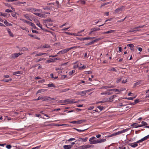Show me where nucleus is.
Returning a JSON list of instances; mask_svg holds the SVG:
<instances>
[{
    "instance_id": "obj_1",
    "label": "nucleus",
    "mask_w": 149,
    "mask_h": 149,
    "mask_svg": "<svg viewBox=\"0 0 149 149\" xmlns=\"http://www.w3.org/2000/svg\"><path fill=\"white\" fill-rule=\"evenodd\" d=\"M55 99V98L54 97L51 98L50 97L48 96H45L44 97L39 96L37 99H34V100L37 101L40 100H42V101H44L47 100L52 101L54 100Z\"/></svg>"
},
{
    "instance_id": "obj_2",
    "label": "nucleus",
    "mask_w": 149,
    "mask_h": 149,
    "mask_svg": "<svg viewBox=\"0 0 149 149\" xmlns=\"http://www.w3.org/2000/svg\"><path fill=\"white\" fill-rule=\"evenodd\" d=\"M130 129V128H127L126 129H125L124 130H123L120 131H119L118 132H114L111 135H108L107 136V137H110L114 136H116L117 135H118L121 134L125 132Z\"/></svg>"
},
{
    "instance_id": "obj_3",
    "label": "nucleus",
    "mask_w": 149,
    "mask_h": 149,
    "mask_svg": "<svg viewBox=\"0 0 149 149\" xmlns=\"http://www.w3.org/2000/svg\"><path fill=\"white\" fill-rule=\"evenodd\" d=\"M84 31V30H83L81 31L78 32L77 33H70L69 32H64V33L67 35H71L72 36H84V34H80V33L83 32Z\"/></svg>"
},
{
    "instance_id": "obj_4",
    "label": "nucleus",
    "mask_w": 149,
    "mask_h": 149,
    "mask_svg": "<svg viewBox=\"0 0 149 149\" xmlns=\"http://www.w3.org/2000/svg\"><path fill=\"white\" fill-rule=\"evenodd\" d=\"M42 9L44 10H49L55 11L57 10V8H55L54 6H45L42 7Z\"/></svg>"
},
{
    "instance_id": "obj_5",
    "label": "nucleus",
    "mask_w": 149,
    "mask_h": 149,
    "mask_svg": "<svg viewBox=\"0 0 149 149\" xmlns=\"http://www.w3.org/2000/svg\"><path fill=\"white\" fill-rule=\"evenodd\" d=\"M97 141L98 139L95 137H91L89 139L90 143L91 144L98 143Z\"/></svg>"
},
{
    "instance_id": "obj_6",
    "label": "nucleus",
    "mask_w": 149,
    "mask_h": 149,
    "mask_svg": "<svg viewBox=\"0 0 149 149\" xmlns=\"http://www.w3.org/2000/svg\"><path fill=\"white\" fill-rule=\"evenodd\" d=\"M146 25H143L138 26L135 27L133 29H131L129 31V32H133L135 31H139L140 30V29H136L144 27Z\"/></svg>"
},
{
    "instance_id": "obj_7",
    "label": "nucleus",
    "mask_w": 149,
    "mask_h": 149,
    "mask_svg": "<svg viewBox=\"0 0 149 149\" xmlns=\"http://www.w3.org/2000/svg\"><path fill=\"white\" fill-rule=\"evenodd\" d=\"M125 8V7L122 6L118 8L115 10L113 13H118L121 11Z\"/></svg>"
},
{
    "instance_id": "obj_8",
    "label": "nucleus",
    "mask_w": 149,
    "mask_h": 149,
    "mask_svg": "<svg viewBox=\"0 0 149 149\" xmlns=\"http://www.w3.org/2000/svg\"><path fill=\"white\" fill-rule=\"evenodd\" d=\"M75 143V142H73L70 145H64L63 146V148L64 149H70L72 147L73 145Z\"/></svg>"
},
{
    "instance_id": "obj_9",
    "label": "nucleus",
    "mask_w": 149,
    "mask_h": 149,
    "mask_svg": "<svg viewBox=\"0 0 149 149\" xmlns=\"http://www.w3.org/2000/svg\"><path fill=\"white\" fill-rule=\"evenodd\" d=\"M86 120H77V121H72L71 122V123H73V124H80L83 122L86 121Z\"/></svg>"
},
{
    "instance_id": "obj_10",
    "label": "nucleus",
    "mask_w": 149,
    "mask_h": 149,
    "mask_svg": "<svg viewBox=\"0 0 149 149\" xmlns=\"http://www.w3.org/2000/svg\"><path fill=\"white\" fill-rule=\"evenodd\" d=\"M22 54H21L20 53L12 54L10 56L11 58H15L18 57L19 56L21 55Z\"/></svg>"
},
{
    "instance_id": "obj_11",
    "label": "nucleus",
    "mask_w": 149,
    "mask_h": 149,
    "mask_svg": "<svg viewBox=\"0 0 149 149\" xmlns=\"http://www.w3.org/2000/svg\"><path fill=\"white\" fill-rule=\"evenodd\" d=\"M140 143V142H138V141L135 142H134L133 143H131L128 144V145L131 146V147L132 148H135L137 146H138L137 143Z\"/></svg>"
},
{
    "instance_id": "obj_12",
    "label": "nucleus",
    "mask_w": 149,
    "mask_h": 149,
    "mask_svg": "<svg viewBox=\"0 0 149 149\" xmlns=\"http://www.w3.org/2000/svg\"><path fill=\"white\" fill-rule=\"evenodd\" d=\"M64 103L68 102L69 103H77V102H73V100H70V99H68L66 100H64Z\"/></svg>"
},
{
    "instance_id": "obj_13",
    "label": "nucleus",
    "mask_w": 149,
    "mask_h": 149,
    "mask_svg": "<svg viewBox=\"0 0 149 149\" xmlns=\"http://www.w3.org/2000/svg\"><path fill=\"white\" fill-rule=\"evenodd\" d=\"M100 38L98 39H95L93 40L92 41H91L90 42H89L88 43L86 44V45L87 46L91 45L93 44L95 42L98 41L99 40H100Z\"/></svg>"
},
{
    "instance_id": "obj_14",
    "label": "nucleus",
    "mask_w": 149,
    "mask_h": 149,
    "mask_svg": "<svg viewBox=\"0 0 149 149\" xmlns=\"http://www.w3.org/2000/svg\"><path fill=\"white\" fill-rule=\"evenodd\" d=\"M77 3L83 5L85 4L86 2L85 0H79L77 1Z\"/></svg>"
},
{
    "instance_id": "obj_15",
    "label": "nucleus",
    "mask_w": 149,
    "mask_h": 149,
    "mask_svg": "<svg viewBox=\"0 0 149 149\" xmlns=\"http://www.w3.org/2000/svg\"><path fill=\"white\" fill-rule=\"evenodd\" d=\"M68 52V50L67 49H65L63 50H62L60 51L59 52L57 53V54H64L66 53H67Z\"/></svg>"
},
{
    "instance_id": "obj_16",
    "label": "nucleus",
    "mask_w": 149,
    "mask_h": 149,
    "mask_svg": "<svg viewBox=\"0 0 149 149\" xmlns=\"http://www.w3.org/2000/svg\"><path fill=\"white\" fill-rule=\"evenodd\" d=\"M47 91V90L45 89H40L36 93V94H37L39 93H41L42 92L45 91Z\"/></svg>"
},
{
    "instance_id": "obj_17",
    "label": "nucleus",
    "mask_w": 149,
    "mask_h": 149,
    "mask_svg": "<svg viewBox=\"0 0 149 149\" xmlns=\"http://www.w3.org/2000/svg\"><path fill=\"white\" fill-rule=\"evenodd\" d=\"M86 91H81L77 93V94L81 95L82 96H84L86 95L85 93Z\"/></svg>"
},
{
    "instance_id": "obj_18",
    "label": "nucleus",
    "mask_w": 149,
    "mask_h": 149,
    "mask_svg": "<svg viewBox=\"0 0 149 149\" xmlns=\"http://www.w3.org/2000/svg\"><path fill=\"white\" fill-rule=\"evenodd\" d=\"M148 136H147L144 137L142 138L141 139L138 141V142H141L145 140H147V139H148Z\"/></svg>"
},
{
    "instance_id": "obj_19",
    "label": "nucleus",
    "mask_w": 149,
    "mask_h": 149,
    "mask_svg": "<svg viewBox=\"0 0 149 149\" xmlns=\"http://www.w3.org/2000/svg\"><path fill=\"white\" fill-rule=\"evenodd\" d=\"M100 30V28H94L91 29V31L90 32V33H92L93 31H95Z\"/></svg>"
},
{
    "instance_id": "obj_20",
    "label": "nucleus",
    "mask_w": 149,
    "mask_h": 149,
    "mask_svg": "<svg viewBox=\"0 0 149 149\" xmlns=\"http://www.w3.org/2000/svg\"><path fill=\"white\" fill-rule=\"evenodd\" d=\"M37 22L36 23V24L39 26L40 28L44 30V29L42 27V25L41 24H40L38 20L37 21Z\"/></svg>"
},
{
    "instance_id": "obj_21",
    "label": "nucleus",
    "mask_w": 149,
    "mask_h": 149,
    "mask_svg": "<svg viewBox=\"0 0 149 149\" xmlns=\"http://www.w3.org/2000/svg\"><path fill=\"white\" fill-rule=\"evenodd\" d=\"M106 141L105 139H102L98 140V143L104 142Z\"/></svg>"
},
{
    "instance_id": "obj_22",
    "label": "nucleus",
    "mask_w": 149,
    "mask_h": 149,
    "mask_svg": "<svg viewBox=\"0 0 149 149\" xmlns=\"http://www.w3.org/2000/svg\"><path fill=\"white\" fill-rule=\"evenodd\" d=\"M79 40L81 41L84 40H87L88 39H90V38H77Z\"/></svg>"
},
{
    "instance_id": "obj_23",
    "label": "nucleus",
    "mask_w": 149,
    "mask_h": 149,
    "mask_svg": "<svg viewBox=\"0 0 149 149\" xmlns=\"http://www.w3.org/2000/svg\"><path fill=\"white\" fill-rule=\"evenodd\" d=\"M74 130H76L78 132H83L85 131V130H87L88 129V128H87V129H85L82 130H79V129H77L76 128H74Z\"/></svg>"
},
{
    "instance_id": "obj_24",
    "label": "nucleus",
    "mask_w": 149,
    "mask_h": 149,
    "mask_svg": "<svg viewBox=\"0 0 149 149\" xmlns=\"http://www.w3.org/2000/svg\"><path fill=\"white\" fill-rule=\"evenodd\" d=\"M4 23L6 26H9L12 25V24L8 23L6 20L4 21Z\"/></svg>"
},
{
    "instance_id": "obj_25",
    "label": "nucleus",
    "mask_w": 149,
    "mask_h": 149,
    "mask_svg": "<svg viewBox=\"0 0 149 149\" xmlns=\"http://www.w3.org/2000/svg\"><path fill=\"white\" fill-rule=\"evenodd\" d=\"M108 71H115V72H117V70H116V69L114 68H113V67L109 69L108 70Z\"/></svg>"
},
{
    "instance_id": "obj_26",
    "label": "nucleus",
    "mask_w": 149,
    "mask_h": 149,
    "mask_svg": "<svg viewBox=\"0 0 149 149\" xmlns=\"http://www.w3.org/2000/svg\"><path fill=\"white\" fill-rule=\"evenodd\" d=\"M115 30H111L109 31H106L104 32V33L105 34H108V33H112L114 32Z\"/></svg>"
},
{
    "instance_id": "obj_27",
    "label": "nucleus",
    "mask_w": 149,
    "mask_h": 149,
    "mask_svg": "<svg viewBox=\"0 0 149 149\" xmlns=\"http://www.w3.org/2000/svg\"><path fill=\"white\" fill-rule=\"evenodd\" d=\"M142 82V81L140 80L139 81L137 82H136L134 84V86H136L138 85H139L140 84L141 82Z\"/></svg>"
},
{
    "instance_id": "obj_28",
    "label": "nucleus",
    "mask_w": 149,
    "mask_h": 149,
    "mask_svg": "<svg viewBox=\"0 0 149 149\" xmlns=\"http://www.w3.org/2000/svg\"><path fill=\"white\" fill-rule=\"evenodd\" d=\"M48 87H55V85L53 84H49L47 85Z\"/></svg>"
},
{
    "instance_id": "obj_29",
    "label": "nucleus",
    "mask_w": 149,
    "mask_h": 149,
    "mask_svg": "<svg viewBox=\"0 0 149 149\" xmlns=\"http://www.w3.org/2000/svg\"><path fill=\"white\" fill-rule=\"evenodd\" d=\"M116 97V95H114L111 96L110 97H109L110 99V101H112L113 99Z\"/></svg>"
},
{
    "instance_id": "obj_30",
    "label": "nucleus",
    "mask_w": 149,
    "mask_h": 149,
    "mask_svg": "<svg viewBox=\"0 0 149 149\" xmlns=\"http://www.w3.org/2000/svg\"><path fill=\"white\" fill-rule=\"evenodd\" d=\"M8 31L10 35V36H11V37H13V34L11 32V31L10 30V29H8Z\"/></svg>"
},
{
    "instance_id": "obj_31",
    "label": "nucleus",
    "mask_w": 149,
    "mask_h": 149,
    "mask_svg": "<svg viewBox=\"0 0 149 149\" xmlns=\"http://www.w3.org/2000/svg\"><path fill=\"white\" fill-rule=\"evenodd\" d=\"M50 47V46L49 45H45L42 46V48H45Z\"/></svg>"
},
{
    "instance_id": "obj_32",
    "label": "nucleus",
    "mask_w": 149,
    "mask_h": 149,
    "mask_svg": "<svg viewBox=\"0 0 149 149\" xmlns=\"http://www.w3.org/2000/svg\"><path fill=\"white\" fill-rule=\"evenodd\" d=\"M141 124L143 126H146L147 125V123L146 122L143 121L141 122Z\"/></svg>"
},
{
    "instance_id": "obj_33",
    "label": "nucleus",
    "mask_w": 149,
    "mask_h": 149,
    "mask_svg": "<svg viewBox=\"0 0 149 149\" xmlns=\"http://www.w3.org/2000/svg\"><path fill=\"white\" fill-rule=\"evenodd\" d=\"M3 81L5 82H8L9 81H12V79L10 78L9 79H4Z\"/></svg>"
},
{
    "instance_id": "obj_34",
    "label": "nucleus",
    "mask_w": 149,
    "mask_h": 149,
    "mask_svg": "<svg viewBox=\"0 0 149 149\" xmlns=\"http://www.w3.org/2000/svg\"><path fill=\"white\" fill-rule=\"evenodd\" d=\"M55 4V3H47V5L48 6L54 5Z\"/></svg>"
},
{
    "instance_id": "obj_35",
    "label": "nucleus",
    "mask_w": 149,
    "mask_h": 149,
    "mask_svg": "<svg viewBox=\"0 0 149 149\" xmlns=\"http://www.w3.org/2000/svg\"><path fill=\"white\" fill-rule=\"evenodd\" d=\"M86 149H87L88 148H90L91 147H93V145H89V144L86 145Z\"/></svg>"
},
{
    "instance_id": "obj_36",
    "label": "nucleus",
    "mask_w": 149,
    "mask_h": 149,
    "mask_svg": "<svg viewBox=\"0 0 149 149\" xmlns=\"http://www.w3.org/2000/svg\"><path fill=\"white\" fill-rule=\"evenodd\" d=\"M36 9H37L36 8H31L30 10L31 12L33 13V12L36 11Z\"/></svg>"
},
{
    "instance_id": "obj_37",
    "label": "nucleus",
    "mask_w": 149,
    "mask_h": 149,
    "mask_svg": "<svg viewBox=\"0 0 149 149\" xmlns=\"http://www.w3.org/2000/svg\"><path fill=\"white\" fill-rule=\"evenodd\" d=\"M45 22H52L51 19L49 18L45 20Z\"/></svg>"
},
{
    "instance_id": "obj_38",
    "label": "nucleus",
    "mask_w": 149,
    "mask_h": 149,
    "mask_svg": "<svg viewBox=\"0 0 149 149\" xmlns=\"http://www.w3.org/2000/svg\"><path fill=\"white\" fill-rule=\"evenodd\" d=\"M55 59H49V60H47V62L48 63H50L52 62H54Z\"/></svg>"
},
{
    "instance_id": "obj_39",
    "label": "nucleus",
    "mask_w": 149,
    "mask_h": 149,
    "mask_svg": "<svg viewBox=\"0 0 149 149\" xmlns=\"http://www.w3.org/2000/svg\"><path fill=\"white\" fill-rule=\"evenodd\" d=\"M32 24H33V25H31V26L33 27V28L34 29H38V28L36 27V26L35 25V24L33 23Z\"/></svg>"
},
{
    "instance_id": "obj_40",
    "label": "nucleus",
    "mask_w": 149,
    "mask_h": 149,
    "mask_svg": "<svg viewBox=\"0 0 149 149\" xmlns=\"http://www.w3.org/2000/svg\"><path fill=\"white\" fill-rule=\"evenodd\" d=\"M46 54V53H39V54H36L35 56H42L43 55H44V54Z\"/></svg>"
},
{
    "instance_id": "obj_41",
    "label": "nucleus",
    "mask_w": 149,
    "mask_h": 149,
    "mask_svg": "<svg viewBox=\"0 0 149 149\" xmlns=\"http://www.w3.org/2000/svg\"><path fill=\"white\" fill-rule=\"evenodd\" d=\"M75 72V70H72L69 72V74L70 75H72L73 73Z\"/></svg>"
},
{
    "instance_id": "obj_42",
    "label": "nucleus",
    "mask_w": 149,
    "mask_h": 149,
    "mask_svg": "<svg viewBox=\"0 0 149 149\" xmlns=\"http://www.w3.org/2000/svg\"><path fill=\"white\" fill-rule=\"evenodd\" d=\"M3 4L6 6H7L8 7H9L10 6V5L9 3H3Z\"/></svg>"
},
{
    "instance_id": "obj_43",
    "label": "nucleus",
    "mask_w": 149,
    "mask_h": 149,
    "mask_svg": "<svg viewBox=\"0 0 149 149\" xmlns=\"http://www.w3.org/2000/svg\"><path fill=\"white\" fill-rule=\"evenodd\" d=\"M55 4L56 3L57 5V8H59V3L58 1H56Z\"/></svg>"
},
{
    "instance_id": "obj_44",
    "label": "nucleus",
    "mask_w": 149,
    "mask_h": 149,
    "mask_svg": "<svg viewBox=\"0 0 149 149\" xmlns=\"http://www.w3.org/2000/svg\"><path fill=\"white\" fill-rule=\"evenodd\" d=\"M127 46L128 47H130V48L132 47H134V46L132 44H128V45H127Z\"/></svg>"
},
{
    "instance_id": "obj_45",
    "label": "nucleus",
    "mask_w": 149,
    "mask_h": 149,
    "mask_svg": "<svg viewBox=\"0 0 149 149\" xmlns=\"http://www.w3.org/2000/svg\"><path fill=\"white\" fill-rule=\"evenodd\" d=\"M21 73V72L20 71H17L15 72H14L13 73V75H17V74H19Z\"/></svg>"
},
{
    "instance_id": "obj_46",
    "label": "nucleus",
    "mask_w": 149,
    "mask_h": 149,
    "mask_svg": "<svg viewBox=\"0 0 149 149\" xmlns=\"http://www.w3.org/2000/svg\"><path fill=\"white\" fill-rule=\"evenodd\" d=\"M80 139L82 140V141H83V142H86L88 138L87 137H86L85 138H81Z\"/></svg>"
},
{
    "instance_id": "obj_47",
    "label": "nucleus",
    "mask_w": 149,
    "mask_h": 149,
    "mask_svg": "<svg viewBox=\"0 0 149 149\" xmlns=\"http://www.w3.org/2000/svg\"><path fill=\"white\" fill-rule=\"evenodd\" d=\"M76 47H77L76 46H73V47H71L68 48H67V49L68 50V51H69L70 50L72 49H73L74 48H76Z\"/></svg>"
},
{
    "instance_id": "obj_48",
    "label": "nucleus",
    "mask_w": 149,
    "mask_h": 149,
    "mask_svg": "<svg viewBox=\"0 0 149 149\" xmlns=\"http://www.w3.org/2000/svg\"><path fill=\"white\" fill-rule=\"evenodd\" d=\"M5 12L7 13H11L12 12V11L10 9H7L5 10Z\"/></svg>"
},
{
    "instance_id": "obj_49",
    "label": "nucleus",
    "mask_w": 149,
    "mask_h": 149,
    "mask_svg": "<svg viewBox=\"0 0 149 149\" xmlns=\"http://www.w3.org/2000/svg\"><path fill=\"white\" fill-rule=\"evenodd\" d=\"M121 79H122V78H118L117 79L116 82L117 83H119L121 81Z\"/></svg>"
},
{
    "instance_id": "obj_50",
    "label": "nucleus",
    "mask_w": 149,
    "mask_h": 149,
    "mask_svg": "<svg viewBox=\"0 0 149 149\" xmlns=\"http://www.w3.org/2000/svg\"><path fill=\"white\" fill-rule=\"evenodd\" d=\"M24 3H26L25 2H20V1H18L17 2V4H23Z\"/></svg>"
},
{
    "instance_id": "obj_51",
    "label": "nucleus",
    "mask_w": 149,
    "mask_h": 149,
    "mask_svg": "<svg viewBox=\"0 0 149 149\" xmlns=\"http://www.w3.org/2000/svg\"><path fill=\"white\" fill-rule=\"evenodd\" d=\"M97 107L101 111L103 109V107L98 106Z\"/></svg>"
},
{
    "instance_id": "obj_52",
    "label": "nucleus",
    "mask_w": 149,
    "mask_h": 149,
    "mask_svg": "<svg viewBox=\"0 0 149 149\" xmlns=\"http://www.w3.org/2000/svg\"><path fill=\"white\" fill-rule=\"evenodd\" d=\"M135 98V97H126V98H125L129 100H133Z\"/></svg>"
},
{
    "instance_id": "obj_53",
    "label": "nucleus",
    "mask_w": 149,
    "mask_h": 149,
    "mask_svg": "<svg viewBox=\"0 0 149 149\" xmlns=\"http://www.w3.org/2000/svg\"><path fill=\"white\" fill-rule=\"evenodd\" d=\"M139 102V99H136L134 101V103L135 104H136V103H138Z\"/></svg>"
},
{
    "instance_id": "obj_54",
    "label": "nucleus",
    "mask_w": 149,
    "mask_h": 149,
    "mask_svg": "<svg viewBox=\"0 0 149 149\" xmlns=\"http://www.w3.org/2000/svg\"><path fill=\"white\" fill-rule=\"evenodd\" d=\"M26 23H27V24H29L30 25H33V24H32V22H29L28 21H27Z\"/></svg>"
},
{
    "instance_id": "obj_55",
    "label": "nucleus",
    "mask_w": 149,
    "mask_h": 149,
    "mask_svg": "<svg viewBox=\"0 0 149 149\" xmlns=\"http://www.w3.org/2000/svg\"><path fill=\"white\" fill-rule=\"evenodd\" d=\"M93 90H94V89L92 88V89H89L88 90H86L85 91H86V92H85L86 94L87 92L91 91Z\"/></svg>"
},
{
    "instance_id": "obj_56",
    "label": "nucleus",
    "mask_w": 149,
    "mask_h": 149,
    "mask_svg": "<svg viewBox=\"0 0 149 149\" xmlns=\"http://www.w3.org/2000/svg\"><path fill=\"white\" fill-rule=\"evenodd\" d=\"M11 147V146L10 145H8L6 146V148L8 149H10Z\"/></svg>"
},
{
    "instance_id": "obj_57",
    "label": "nucleus",
    "mask_w": 149,
    "mask_h": 149,
    "mask_svg": "<svg viewBox=\"0 0 149 149\" xmlns=\"http://www.w3.org/2000/svg\"><path fill=\"white\" fill-rule=\"evenodd\" d=\"M33 13L37 16H40V13Z\"/></svg>"
},
{
    "instance_id": "obj_58",
    "label": "nucleus",
    "mask_w": 149,
    "mask_h": 149,
    "mask_svg": "<svg viewBox=\"0 0 149 149\" xmlns=\"http://www.w3.org/2000/svg\"><path fill=\"white\" fill-rule=\"evenodd\" d=\"M75 140V139L73 138H70L68 140V141H74V140Z\"/></svg>"
},
{
    "instance_id": "obj_59",
    "label": "nucleus",
    "mask_w": 149,
    "mask_h": 149,
    "mask_svg": "<svg viewBox=\"0 0 149 149\" xmlns=\"http://www.w3.org/2000/svg\"><path fill=\"white\" fill-rule=\"evenodd\" d=\"M127 17V16H126L125 17L124 19H121L120 20L118 21V22H122L123 21L125 20V19H126V18Z\"/></svg>"
},
{
    "instance_id": "obj_60",
    "label": "nucleus",
    "mask_w": 149,
    "mask_h": 149,
    "mask_svg": "<svg viewBox=\"0 0 149 149\" xmlns=\"http://www.w3.org/2000/svg\"><path fill=\"white\" fill-rule=\"evenodd\" d=\"M137 48L138 49V50L140 52H141L142 50V49L141 48L137 47Z\"/></svg>"
},
{
    "instance_id": "obj_61",
    "label": "nucleus",
    "mask_w": 149,
    "mask_h": 149,
    "mask_svg": "<svg viewBox=\"0 0 149 149\" xmlns=\"http://www.w3.org/2000/svg\"><path fill=\"white\" fill-rule=\"evenodd\" d=\"M2 16L6 17H7V14L5 13H3Z\"/></svg>"
},
{
    "instance_id": "obj_62",
    "label": "nucleus",
    "mask_w": 149,
    "mask_h": 149,
    "mask_svg": "<svg viewBox=\"0 0 149 149\" xmlns=\"http://www.w3.org/2000/svg\"><path fill=\"white\" fill-rule=\"evenodd\" d=\"M107 87H108V88H111L114 87V86L112 85H109L107 86Z\"/></svg>"
},
{
    "instance_id": "obj_63",
    "label": "nucleus",
    "mask_w": 149,
    "mask_h": 149,
    "mask_svg": "<svg viewBox=\"0 0 149 149\" xmlns=\"http://www.w3.org/2000/svg\"><path fill=\"white\" fill-rule=\"evenodd\" d=\"M119 148L120 149H125L126 148L125 147L123 146L120 147H119Z\"/></svg>"
},
{
    "instance_id": "obj_64",
    "label": "nucleus",
    "mask_w": 149,
    "mask_h": 149,
    "mask_svg": "<svg viewBox=\"0 0 149 149\" xmlns=\"http://www.w3.org/2000/svg\"><path fill=\"white\" fill-rule=\"evenodd\" d=\"M81 146L82 149H86V145H84Z\"/></svg>"
}]
</instances>
